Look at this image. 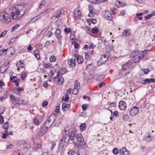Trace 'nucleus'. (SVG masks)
I'll return each mask as SVG.
<instances>
[{"label": "nucleus", "instance_id": "nucleus-1", "mask_svg": "<svg viewBox=\"0 0 155 155\" xmlns=\"http://www.w3.org/2000/svg\"><path fill=\"white\" fill-rule=\"evenodd\" d=\"M11 11V16L14 20H18L21 18L25 13V7L21 5L12 7Z\"/></svg>", "mask_w": 155, "mask_h": 155}, {"label": "nucleus", "instance_id": "nucleus-2", "mask_svg": "<svg viewBox=\"0 0 155 155\" xmlns=\"http://www.w3.org/2000/svg\"><path fill=\"white\" fill-rule=\"evenodd\" d=\"M77 135V132L75 130L71 131L68 135L63 136L64 142L67 143L70 142V143H73V140L75 137H76Z\"/></svg>", "mask_w": 155, "mask_h": 155}, {"label": "nucleus", "instance_id": "nucleus-3", "mask_svg": "<svg viewBox=\"0 0 155 155\" xmlns=\"http://www.w3.org/2000/svg\"><path fill=\"white\" fill-rule=\"evenodd\" d=\"M78 147L81 149H84L86 147V144L81 134H77L76 136Z\"/></svg>", "mask_w": 155, "mask_h": 155}, {"label": "nucleus", "instance_id": "nucleus-4", "mask_svg": "<svg viewBox=\"0 0 155 155\" xmlns=\"http://www.w3.org/2000/svg\"><path fill=\"white\" fill-rule=\"evenodd\" d=\"M56 117L54 114H51L45 121L44 126L47 128H49L54 121Z\"/></svg>", "mask_w": 155, "mask_h": 155}, {"label": "nucleus", "instance_id": "nucleus-5", "mask_svg": "<svg viewBox=\"0 0 155 155\" xmlns=\"http://www.w3.org/2000/svg\"><path fill=\"white\" fill-rule=\"evenodd\" d=\"M0 19L6 23H8L11 21L10 17L5 12H3L0 13Z\"/></svg>", "mask_w": 155, "mask_h": 155}, {"label": "nucleus", "instance_id": "nucleus-6", "mask_svg": "<svg viewBox=\"0 0 155 155\" xmlns=\"http://www.w3.org/2000/svg\"><path fill=\"white\" fill-rule=\"evenodd\" d=\"M128 62H127L123 65L122 69L121 70L120 74L122 75L126 76L127 73L125 71L129 68L130 67V64H129Z\"/></svg>", "mask_w": 155, "mask_h": 155}, {"label": "nucleus", "instance_id": "nucleus-7", "mask_svg": "<svg viewBox=\"0 0 155 155\" xmlns=\"http://www.w3.org/2000/svg\"><path fill=\"white\" fill-rule=\"evenodd\" d=\"M10 97L11 100L13 104L16 106L19 105V99L17 97H15V96L12 94L10 95Z\"/></svg>", "mask_w": 155, "mask_h": 155}, {"label": "nucleus", "instance_id": "nucleus-8", "mask_svg": "<svg viewBox=\"0 0 155 155\" xmlns=\"http://www.w3.org/2000/svg\"><path fill=\"white\" fill-rule=\"evenodd\" d=\"M68 72L67 69L65 68H63L60 69L59 71H57V75L54 77V79H55L58 78L59 77V75H61L65 74L66 72Z\"/></svg>", "mask_w": 155, "mask_h": 155}, {"label": "nucleus", "instance_id": "nucleus-9", "mask_svg": "<svg viewBox=\"0 0 155 155\" xmlns=\"http://www.w3.org/2000/svg\"><path fill=\"white\" fill-rule=\"evenodd\" d=\"M139 111L138 107H133L130 111V114L132 116H135Z\"/></svg>", "mask_w": 155, "mask_h": 155}, {"label": "nucleus", "instance_id": "nucleus-10", "mask_svg": "<svg viewBox=\"0 0 155 155\" xmlns=\"http://www.w3.org/2000/svg\"><path fill=\"white\" fill-rule=\"evenodd\" d=\"M48 128H46L45 126H43L41 130L38 132V135L39 137H41L47 132Z\"/></svg>", "mask_w": 155, "mask_h": 155}, {"label": "nucleus", "instance_id": "nucleus-11", "mask_svg": "<svg viewBox=\"0 0 155 155\" xmlns=\"http://www.w3.org/2000/svg\"><path fill=\"white\" fill-rule=\"evenodd\" d=\"M63 140H64V136L61 140L58 145V150L59 152H61L63 150V148L64 145V143L63 142Z\"/></svg>", "mask_w": 155, "mask_h": 155}, {"label": "nucleus", "instance_id": "nucleus-12", "mask_svg": "<svg viewBox=\"0 0 155 155\" xmlns=\"http://www.w3.org/2000/svg\"><path fill=\"white\" fill-rule=\"evenodd\" d=\"M119 153L120 155H129L130 152L127 150L126 148L123 147L120 150Z\"/></svg>", "mask_w": 155, "mask_h": 155}, {"label": "nucleus", "instance_id": "nucleus-13", "mask_svg": "<svg viewBox=\"0 0 155 155\" xmlns=\"http://www.w3.org/2000/svg\"><path fill=\"white\" fill-rule=\"evenodd\" d=\"M55 36L58 40H61L62 38V36L61 34V31L60 29L57 28L55 32Z\"/></svg>", "mask_w": 155, "mask_h": 155}, {"label": "nucleus", "instance_id": "nucleus-14", "mask_svg": "<svg viewBox=\"0 0 155 155\" xmlns=\"http://www.w3.org/2000/svg\"><path fill=\"white\" fill-rule=\"evenodd\" d=\"M150 51V50H148V49H146L145 50L143 51V54H142L140 56L138 57V60L137 61H136V59H135V62H138L139 61L142 59V58H143L145 55L149 53V51Z\"/></svg>", "mask_w": 155, "mask_h": 155}, {"label": "nucleus", "instance_id": "nucleus-15", "mask_svg": "<svg viewBox=\"0 0 155 155\" xmlns=\"http://www.w3.org/2000/svg\"><path fill=\"white\" fill-rule=\"evenodd\" d=\"M93 8L91 5H89V11H90L88 15V16L90 18H93L94 17V12L93 11Z\"/></svg>", "mask_w": 155, "mask_h": 155}, {"label": "nucleus", "instance_id": "nucleus-16", "mask_svg": "<svg viewBox=\"0 0 155 155\" xmlns=\"http://www.w3.org/2000/svg\"><path fill=\"white\" fill-rule=\"evenodd\" d=\"M155 82V80L154 79L150 78L148 79L146 78L144 80L143 82H142L143 84L145 85L147 83H150L152 82L154 83Z\"/></svg>", "mask_w": 155, "mask_h": 155}, {"label": "nucleus", "instance_id": "nucleus-17", "mask_svg": "<svg viewBox=\"0 0 155 155\" xmlns=\"http://www.w3.org/2000/svg\"><path fill=\"white\" fill-rule=\"evenodd\" d=\"M81 13L80 10H78L74 11V15L75 18L77 19L80 18L81 17Z\"/></svg>", "mask_w": 155, "mask_h": 155}, {"label": "nucleus", "instance_id": "nucleus-18", "mask_svg": "<svg viewBox=\"0 0 155 155\" xmlns=\"http://www.w3.org/2000/svg\"><path fill=\"white\" fill-rule=\"evenodd\" d=\"M16 65L18 67L17 70H19L20 69H21L23 68L24 64L21 61H20L17 62Z\"/></svg>", "mask_w": 155, "mask_h": 155}, {"label": "nucleus", "instance_id": "nucleus-19", "mask_svg": "<svg viewBox=\"0 0 155 155\" xmlns=\"http://www.w3.org/2000/svg\"><path fill=\"white\" fill-rule=\"evenodd\" d=\"M75 57L77 59L78 62V64H81L83 62V58L82 56L80 55H76L75 54Z\"/></svg>", "mask_w": 155, "mask_h": 155}, {"label": "nucleus", "instance_id": "nucleus-20", "mask_svg": "<svg viewBox=\"0 0 155 155\" xmlns=\"http://www.w3.org/2000/svg\"><path fill=\"white\" fill-rule=\"evenodd\" d=\"M131 33L130 29H128L125 30L122 33V35L126 37L129 36Z\"/></svg>", "mask_w": 155, "mask_h": 155}, {"label": "nucleus", "instance_id": "nucleus-21", "mask_svg": "<svg viewBox=\"0 0 155 155\" xmlns=\"http://www.w3.org/2000/svg\"><path fill=\"white\" fill-rule=\"evenodd\" d=\"M115 4L116 5H117L118 8L120 7H124L126 5V4L125 3H123L119 1H117L116 2Z\"/></svg>", "mask_w": 155, "mask_h": 155}, {"label": "nucleus", "instance_id": "nucleus-22", "mask_svg": "<svg viewBox=\"0 0 155 155\" xmlns=\"http://www.w3.org/2000/svg\"><path fill=\"white\" fill-rule=\"evenodd\" d=\"M62 13L63 14H64V12L63 10L57 11L54 15L53 17H55L56 18L59 17L60 14Z\"/></svg>", "mask_w": 155, "mask_h": 155}, {"label": "nucleus", "instance_id": "nucleus-23", "mask_svg": "<svg viewBox=\"0 0 155 155\" xmlns=\"http://www.w3.org/2000/svg\"><path fill=\"white\" fill-rule=\"evenodd\" d=\"M69 129L68 126H66L64 128L63 131L64 136H65L66 135H68L70 132L69 131Z\"/></svg>", "mask_w": 155, "mask_h": 155}, {"label": "nucleus", "instance_id": "nucleus-24", "mask_svg": "<svg viewBox=\"0 0 155 155\" xmlns=\"http://www.w3.org/2000/svg\"><path fill=\"white\" fill-rule=\"evenodd\" d=\"M138 51H134L131 53L130 55V57L132 58H134L138 53Z\"/></svg>", "mask_w": 155, "mask_h": 155}, {"label": "nucleus", "instance_id": "nucleus-25", "mask_svg": "<svg viewBox=\"0 0 155 155\" xmlns=\"http://www.w3.org/2000/svg\"><path fill=\"white\" fill-rule=\"evenodd\" d=\"M23 145L25 149L29 148L31 147V144L28 142H24Z\"/></svg>", "mask_w": 155, "mask_h": 155}, {"label": "nucleus", "instance_id": "nucleus-26", "mask_svg": "<svg viewBox=\"0 0 155 155\" xmlns=\"http://www.w3.org/2000/svg\"><path fill=\"white\" fill-rule=\"evenodd\" d=\"M74 88H76L78 90L80 89V83L77 80H76L74 84Z\"/></svg>", "mask_w": 155, "mask_h": 155}, {"label": "nucleus", "instance_id": "nucleus-27", "mask_svg": "<svg viewBox=\"0 0 155 155\" xmlns=\"http://www.w3.org/2000/svg\"><path fill=\"white\" fill-rule=\"evenodd\" d=\"M148 135L146 136L144 139V140L147 142L150 141L152 139V136H151L148 133L147 134Z\"/></svg>", "mask_w": 155, "mask_h": 155}, {"label": "nucleus", "instance_id": "nucleus-28", "mask_svg": "<svg viewBox=\"0 0 155 155\" xmlns=\"http://www.w3.org/2000/svg\"><path fill=\"white\" fill-rule=\"evenodd\" d=\"M68 63L69 65H70L71 67H74L75 64L73 59H71L70 60L68 61Z\"/></svg>", "mask_w": 155, "mask_h": 155}, {"label": "nucleus", "instance_id": "nucleus-29", "mask_svg": "<svg viewBox=\"0 0 155 155\" xmlns=\"http://www.w3.org/2000/svg\"><path fill=\"white\" fill-rule=\"evenodd\" d=\"M39 53V51L37 50L35 51L34 52L35 56L37 59H39L40 58V55Z\"/></svg>", "mask_w": 155, "mask_h": 155}, {"label": "nucleus", "instance_id": "nucleus-30", "mask_svg": "<svg viewBox=\"0 0 155 155\" xmlns=\"http://www.w3.org/2000/svg\"><path fill=\"white\" fill-rule=\"evenodd\" d=\"M107 59L108 57L106 56V55L104 54L102 56L100 60H101V61L103 60L102 61L103 62H105L107 60Z\"/></svg>", "mask_w": 155, "mask_h": 155}, {"label": "nucleus", "instance_id": "nucleus-31", "mask_svg": "<svg viewBox=\"0 0 155 155\" xmlns=\"http://www.w3.org/2000/svg\"><path fill=\"white\" fill-rule=\"evenodd\" d=\"M87 127L86 124L85 123L81 124L80 126V128L82 131L84 130Z\"/></svg>", "mask_w": 155, "mask_h": 155}, {"label": "nucleus", "instance_id": "nucleus-32", "mask_svg": "<svg viewBox=\"0 0 155 155\" xmlns=\"http://www.w3.org/2000/svg\"><path fill=\"white\" fill-rule=\"evenodd\" d=\"M7 70V69H6L5 66H2L0 68V72L2 73H4Z\"/></svg>", "mask_w": 155, "mask_h": 155}, {"label": "nucleus", "instance_id": "nucleus-33", "mask_svg": "<svg viewBox=\"0 0 155 155\" xmlns=\"http://www.w3.org/2000/svg\"><path fill=\"white\" fill-rule=\"evenodd\" d=\"M126 103L123 101H121L119 102L118 107H126Z\"/></svg>", "mask_w": 155, "mask_h": 155}, {"label": "nucleus", "instance_id": "nucleus-34", "mask_svg": "<svg viewBox=\"0 0 155 155\" xmlns=\"http://www.w3.org/2000/svg\"><path fill=\"white\" fill-rule=\"evenodd\" d=\"M8 94L7 92H5L3 95V96L0 98V101H1L3 99H5L7 98L8 97Z\"/></svg>", "mask_w": 155, "mask_h": 155}, {"label": "nucleus", "instance_id": "nucleus-35", "mask_svg": "<svg viewBox=\"0 0 155 155\" xmlns=\"http://www.w3.org/2000/svg\"><path fill=\"white\" fill-rule=\"evenodd\" d=\"M69 98V97L68 93H66L65 94V97H63L62 98V100L65 101H67L68 100Z\"/></svg>", "mask_w": 155, "mask_h": 155}, {"label": "nucleus", "instance_id": "nucleus-36", "mask_svg": "<svg viewBox=\"0 0 155 155\" xmlns=\"http://www.w3.org/2000/svg\"><path fill=\"white\" fill-rule=\"evenodd\" d=\"M107 13V15L106 16V18L109 20H111L112 19V16L111 14L109 12H108Z\"/></svg>", "mask_w": 155, "mask_h": 155}, {"label": "nucleus", "instance_id": "nucleus-37", "mask_svg": "<svg viewBox=\"0 0 155 155\" xmlns=\"http://www.w3.org/2000/svg\"><path fill=\"white\" fill-rule=\"evenodd\" d=\"M33 122L35 124L37 125H40V122L36 118H35L33 120Z\"/></svg>", "mask_w": 155, "mask_h": 155}, {"label": "nucleus", "instance_id": "nucleus-38", "mask_svg": "<svg viewBox=\"0 0 155 155\" xmlns=\"http://www.w3.org/2000/svg\"><path fill=\"white\" fill-rule=\"evenodd\" d=\"M64 81V79L61 76L59 77V78L58 80V82L59 84H62Z\"/></svg>", "mask_w": 155, "mask_h": 155}, {"label": "nucleus", "instance_id": "nucleus-39", "mask_svg": "<svg viewBox=\"0 0 155 155\" xmlns=\"http://www.w3.org/2000/svg\"><path fill=\"white\" fill-rule=\"evenodd\" d=\"M8 122L7 121L5 123V124L2 125V127L4 129H6V130H7L8 127Z\"/></svg>", "mask_w": 155, "mask_h": 155}, {"label": "nucleus", "instance_id": "nucleus-40", "mask_svg": "<svg viewBox=\"0 0 155 155\" xmlns=\"http://www.w3.org/2000/svg\"><path fill=\"white\" fill-rule=\"evenodd\" d=\"M50 60L51 62H54L56 60V57L54 55H52L50 58Z\"/></svg>", "mask_w": 155, "mask_h": 155}, {"label": "nucleus", "instance_id": "nucleus-41", "mask_svg": "<svg viewBox=\"0 0 155 155\" xmlns=\"http://www.w3.org/2000/svg\"><path fill=\"white\" fill-rule=\"evenodd\" d=\"M123 120L125 121L127 120L130 118L129 116L127 114H124L123 117Z\"/></svg>", "mask_w": 155, "mask_h": 155}, {"label": "nucleus", "instance_id": "nucleus-42", "mask_svg": "<svg viewBox=\"0 0 155 155\" xmlns=\"http://www.w3.org/2000/svg\"><path fill=\"white\" fill-rule=\"evenodd\" d=\"M19 27V25L18 24L16 25L15 26H13L12 29L11 31L13 32L15 31L16 29Z\"/></svg>", "mask_w": 155, "mask_h": 155}, {"label": "nucleus", "instance_id": "nucleus-43", "mask_svg": "<svg viewBox=\"0 0 155 155\" xmlns=\"http://www.w3.org/2000/svg\"><path fill=\"white\" fill-rule=\"evenodd\" d=\"M45 4V1L44 0H42L41 2V4L39 6V8H42L44 5Z\"/></svg>", "mask_w": 155, "mask_h": 155}, {"label": "nucleus", "instance_id": "nucleus-44", "mask_svg": "<svg viewBox=\"0 0 155 155\" xmlns=\"http://www.w3.org/2000/svg\"><path fill=\"white\" fill-rule=\"evenodd\" d=\"M92 32L94 34H96L98 31V28H93L91 30Z\"/></svg>", "mask_w": 155, "mask_h": 155}, {"label": "nucleus", "instance_id": "nucleus-45", "mask_svg": "<svg viewBox=\"0 0 155 155\" xmlns=\"http://www.w3.org/2000/svg\"><path fill=\"white\" fill-rule=\"evenodd\" d=\"M119 151H119V150L116 148H114L113 150V152L115 154H117Z\"/></svg>", "mask_w": 155, "mask_h": 155}, {"label": "nucleus", "instance_id": "nucleus-46", "mask_svg": "<svg viewBox=\"0 0 155 155\" xmlns=\"http://www.w3.org/2000/svg\"><path fill=\"white\" fill-rule=\"evenodd\" d=\"M78 89L74 88L72 90V94L74 95L76 94L78 91Z\"/></svg>", "mask_w": 155, "mask_h": 155}, {"label": "nucleus", "instance_id": "nucleus-47", "mask_svg": "<svg viewBox=\"0 0 155 155\" xmlns=\"http://www.w3.org/2000/svg\"><path fill=\"white\" fill-rule=\"evenodd\" d=\"M5 132L6 133H4L2 136V137L3 139H5L6 138L7 136L8 135V130H5Z\"/></svg>", "mask_w": 155, "mask_h": 155}, {"label": "nucleus", "instance_id": "nucleus-48", "mask_svg": "<svg viewBox=\"0 0 155 155\" xmlns=\"http://www.w3.org/2000/svg\"><path fill=\"white\" fill-rule=\"evenodd\" d=\"M48 9H46L45 11L42 12L41 14L40 15H41L44 16L46 14H47L48 13Z\"/></svg>", "mask_w": 155, "mask_h": 155}, {"label": "nucleus", "instance_id": "nucleus-49", "mask_svg": "<svg viewBox=\"0 0 155 155\" xmlns=\"http://www.w3.org/2000/svg\"><path fill=\"white\" fill-rule=\"evenodd\" d=\"M91 3L94 4V3H98V0H87Z\"/></svg>", "mask_w": 155, "mask_h": 155}, {"label": "nucleus", "instance_id": "nucleus-50", "mask_svg": "<svg viewBox=\"0 0 155 155\" xmlns=\"http://www.w3.org/2000/svg\"><path fill=\"white\" fill-rule=\"evenodd\" d=\"M115 102H108V104L109 105L110 107H114L115 106H116L115 105Z\"/></svg>", "mask_w": 155, "mask_h": 155}, {"label": "nucleus", "instance_id": "nucleus-51", "mask_svg": "<svg viewBox=\"0 0 155 155\" xmlns=\"http://www.w3.org/2000/svg\"><path fill=\"white\" fill-rule=\"evenodd\" d=\"M152 16V14H149L148 15H146L144 18L146 20H147L148 19L150 18Z\"/></svg>", "mask_w": 155, "mask_h": 155}, {"label": "nucleus", "instance_id": "nucleus-52", "mask_svg": "<svg viewBox=\"0 0 155 155\" xmlns=\"http://www.w3.org/2000/svg\"><path fill=\"white\" fill-rule=\"evenodd\" d=\"M71 31V29L69 28V29H68L67 28H65L64 29V32L66 33H69Z\"/></svg>", "mask_w": 155, "mask_h": 155}, {"label": "nucleus", "instance_id": "nucleus-53", "mask_svg": "<svg viewBox=\"0 0 155 155\" xmlns=\"http://www.w3.org/2000/svg\"><path fill=\"white\" fill-rule=\"evenodd\" d=\"M14 146L12 144H10L6 146V148L7 149L12 148L14 147Z\"/></svg>", "mask_w": 155, "mask_h": 155}, {"label": "nucleus", "instance_id": "nucleus-54", "mask_svg": "<svg viewBox=\"0 0 155 155\" xmlns=\"http://www.w3.org/2000/svg\"><path fill=\"white\" fill-rule=\"evenodd\" d=\"M75 153L74 151L73 150H70L69 151L68 154L70 155H73Z\"/></svg>", "mask_w": 155, "mask_h": 155}, {"label": "nucleus", "instance_id": "nucleus-55", "mask_svg": "<svg viewBox=\"0 0 155 155\" xmlns=\"http://www.w3.org/2000/svg\"><path fill=\"white\" fill-rule=\"evenodd\" d=\"M41 145L40 144H37L35 147V148L37 149V150L40 149L41 147Z\"/></svg>", "mask_w": 155, "mask_h": 155}, {"label": "nucleus", "instance_id": "nucleus-56", "mask_svg": "<svg viewBox=\"0 0 155 155\" xmlns=\"http://www.w3.org/2000/svg\"><path fill=\"white\" fill-rule=\"evenodd\" d=\"M90 55V54L88 52H86L85 53V58H87L89 60L91 59L90 57H89V55Z\"/></svg>", "mask_w": 155, "mask_h": 155}, {"label": "nucleus", "instance_id": "nucleus-57", "mask_svg": "<svg viewBox=\"0 0 155 155\" xmlns=\"http://www.w3.org/2000/svg\"><path fill=\"white\" fill-rule=\"evenodd\" d=\"M105 84L104 82H102L101 83L99 84V87L100 88L102 87L103 86H105Z\"/></svg>", "mask_w": 155, "mask_h": 155}, {"label": "nucleus", "instance_id": "nucleus-58", "mask_svg": "<svg viewBox=\"0 0 155 155\" xmlns=\"http://www.w3.org/2000/svg\"><path fill=\"white\" fill-rule=\"evenodd\" d=\"M44 68H48L51 67L50 64L47 63L45 64L44 65Z\"/></svg>", "mask_w": 155, "mask_h": 155}, {"label": "nucleus", "instance_id": "nucleus-59", "mask_svg": "<svg viewBox=\"0 0 155 155\" xmlns=\"http://www.w3.org/2000/svg\"><path fill=\"white\" fill-rule=\"evenodd\" d=\"M7 31H5L2 32L0 35V38L2 37L3 36L5 35L7 33Z\"/></svg>", "mask_w": 155, "mask_h": 155}, {"label": "nucleus", "instance_id": "nucleus-60", "mask_svg": "<svg viewBox=\"0 0 155 155\" xmlns=\"http://www.w3.org/2000/svg\"><path fill=\"white\" fill-rule=\"evenodd\" d=\"M48 85V84L46 81L44 82L43 84V86L46 88H47Z\"/></svg>", "mask_w": 155, "mask_h": 155}, {"label": "nucleus", "instance_id": "nucleus-61", "mask_svg": "<svg viewBox=\"0 0 155 155\" xmlns=\"http://www.w3.org/2000/svg\"><path fill=\"white\" fill-rule=\"evenodd\" d=\"M149 70L148 68L144 69L143 70V71L145 74H147L149 71Z\"/></svg>", "mask_w": 155, "mask_h": 155}, {"label": "nucleus", "instance_id": "nucleus-62", "mask_svg": "<svg viewBox=\"0 0 155 155\" xmlns=\"http://www.w3.org/2000/svg\"><path fill=\"white\" fill-rule=\"evenodd\" d=\"M3 122V117L2 115H1V114L0 113V123L2 124Z\"/></svg>", "mask_w": 155, "mask_h": 155}, {"label": "nucleus", "instance_id": "nucleus-63", "mask_svg": "<svg viewBox=\"0 0 155 155\" xmlns=\"http://www.w3.org/2000/svg\"><path fill=\"white\" fill-rule=\"evenodd\" d=\"M56 145V143L53 142H51V150H53L55 146Z\"/></svg>", "mask_w": 155, "mask_h": 155}, {"label": "nucleus", "instance_id": "nucleus-64", "mask_svg": "<svg viewBox=\"0 0 155 155\" xmlns=\"http://www.w3.org/2000/svg\"><path fill=\"white\" fill-rule=\"evenodd\" d=\"M48 104V102L47 101H45L43 102L42 104V107H45Z\"/></svg>", "mask_w": 155, "mask_h": 155}]
</instances>
